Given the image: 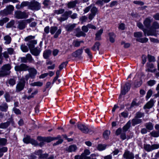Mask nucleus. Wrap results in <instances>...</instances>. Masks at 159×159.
<instances>
[{"label":"nucleus","mask_w":159,"mask_h":159,"mask_svg":"<svg viewBox=\"0 0 159 159\" xmlns=\"http://www.w3.org/2000/svg\"><path fill=\"white\" fill-rule=\"evenodd\" d=\"M103 32L102 29H101L99 31L97 32L96 34L95 39L97 40H99L101 39V36Z\"/></svg>","instance_id":"obj_22"},{"label":"nucleus","mask_w":159,"mask_h":159,"mask_svg":"<svg viewBox=\"0 0 159 159\" xmlns=\"http://www.w3.org/2000/svg\"><path fill=\"white\" fill-rule=\"evenodd\" d=\"M110 134V131L108 130L105 131L103 134V136L104 138L106 139H107Z\"/></svg>","instance_id":"obj_42"},{"label":"nucleus","mask_w":159,"mask_h":159,"mask_svg":"<svg viewBox=\"0 0 159 159\" xmlns=\"http://www.w3.org/2000/svg\"><path fill=\"white\" fill-rule=\"evenodd\" d=\"M136 40L140 43H144L148 41V39L147 38H137L136 39Z\"/></svg>","instance_id":"obj_38"},{"label":"nucleus","mask_w":159,"mask_h":159,"mask_svg":"<svg viewBox=\"0 0 159 159\" xmlns=\"http://www.w3.org/2000/svg\"><path fill=\"white\" fill-rule=\"evenodd\" d=\"M77 127L80 130L84 133L86 134L89 132L90 134H92L93 133V131L89 130L88 127L85 125L79 124L77 125Z\"/></svg>","instance_id":"obj_10"},{"label":"nucleus","mask_w":159,"mask_h":159,"mask_svg":"<svg viewBox=\"0 0 159 159\" xmlns=\"http://www.w3.org/2000/svg\"><path fill=\"white\" fill-rule=\"evenodd\" d=\"M152 28L154 30L159 29V24L156 21L154 22L152 25Z\"/></svg>","instance_id":"obj_44"},{"label":"nucleus","mask_w":159,"mask_h":159,"mask_svg":"<svg viewBox=\"0 0 159 159\" xmlns=\"http://www.w3.org/2000/svg\"><path fill=\"white\" fill-rule=\"evenodd\" d=\"M77 148L76 145H72L69 146L66 149V151L68 152H75L77 150Z\"/></svg>","instance_id":"obj_17"},{"label":"nucleus","mask_w":159,"mask_h":159,"mask_svg":"<svg viewBox=\"0 0 159 159\" xmlns=\"http://www.w3.org/2000/svg\"><path fill=\"white\" fill-rule=\"evenodd\" d=\"M144 116V114L140 112H138L136 113V116L135 117L137 118H140Z\"/></svg>","instance_id":"obj_55"},{"label":"nucleus","mask_w":159,"mask_h":159,"mask_svg":"<svg viewBox=\"0 0 159 159\" xmlns=\"http://www.w3.org/2000/svg\"><path fill=\"white\" fill-rule=\"evenodd\" d=\"M137 26L139 28L143 30L145 36L149 35V33L148 30H146L145 28H143V25L140 22L137 23Z\"/></svg>","instance_id":"obj_15"},{"label":"nucleus","mask_w":159,"mask_h":159,"mask_svg":"<svg viewBox=\"0 0 159 159\" xmlns=\"http://www.w3.org/2000/svg\"><path fill=\"white\" fill-rule=\"evenodd\" d=\"M41 8L40 4L37 1H33L30 2L29 9L33 10H38Z\"/></svg>","instance_id":"obj_8"},{"label":"nucleus","mask_w":159,"mask_h":159,"mask_svg":"<svg viewBox=\"0 0 159 159\" xmlns=\"http://www.w3.org/2000/svg\"><path fill=\"white\" fill-rule=\"evenodd\" d=\"M51 53V52L50 50H46L43 53V56L44 57L47 59L49 57Z\"/></svg>","instance_id":"obj_35"},{"label":"nucleus","mask_w":159,"mask_h":159,"mask_svg":"<svg viewBox=\"0 0 159 159\" xmlns=\"http://www.w3.org/2000/svg\"><path fill=\"white\" fill-rule=\"evenodd\" d=\"M14 24V21L13 20L10 21L7 25V28H10L12 27Z\"/></svg>","instance_id":"obj_58"},{"label":"nucleus","mask_w":159,"mask_h":159,"mask_svg":"<svg viewBox=\"0 0 159 159\" xmlns=\"http://www.w3.org/2000/svg\"><path fill=\"white\" fill-rule=\"evenodd\" d=\"M123 157L125 159H134V154L128 150L125 151Z\"/></svg>","instance_id":"obj_12"},{"label":"nucleus","mask_w":159,"mask_h":159,"mask_svg":"<svg viewBox=\"0 0 159 159\" xmlns=\"http://www.w3.org/2000/svg\"><path fill=\"white\" fill-rule=\"evenodd\" d=\"M6 100L7 102L11 101L12 100V97L10 96L8 93H6L4 95Z\"/></svg>","instance_id":"obj_29"},{"label":"nucleus","mask_w":159,"mask_h":159,"mask_svg":"<svg viewBox=\"0 0 159 159\" xmlns=\"http://www.w3.org/2000/svg\"><path fill=\"white\" fill-rule=\"evenodd\" d=\"M130 87L131 84L130 83H127L125 84L124 87L121 88V93L119 96L120 98L121 97L122 95H125L128 92L130 89Z\"/></svg>","instance_id":"obj_11"},{"label":"nucleus","mask_w":159,"mask_h":159,"mask_svg":"<svg viewBox=\"0 0 159 159\" xmlns=\"http://www.w3.org/2000/svg\"><path fill=\"white\" fill-rule=\"evenodd\" d=\"M61 30L60 29H58L57 27L56 26L51 27L50 28V32L52 34H53L56 32L54 36L55 38H57L58 37L59 35L61 34Z\"/></svg>","instance_id":"obj_9"},{"label":"nucleus","mask_w":159,"mask_h":159,"mask_svg":"<svg viewBox=\"0 0 159 159\" xmlns=\"http://www.w3.org/2000/svg\"><path fill=\"white\" fill-rule=\"evenodd\" d=\"M125 132H123V133L121 134L120 136V138L123 140L127 138Z\"/></svg>","instance_id":"obj_60"},{"label":"nucleus","mask_w":159,"mask_h":159,"mask_svg":"<svg viewBox=\"0 0 159 159\" xmlns=\"http://www.w3.org/2000/svg\"><path fill=\"white\" fill-rule=\"evenodd\" d=\"M10 2L15 3L19 2L18 0H2V4L7 3Z\"/></svg>","instance_id":"obj_43"},{"label":"nucleus","mask_w":159,"mask_h":159,"mask_svg":"<svg viewBox=\"0 0 159 159\" xmlns=\"http://www.w3.org/2000/svg\"><path fill=\"white\" fill-rule=\"evenodd\" d=\"M84 48V47H83V48L79 49L73 52L72 54V56L75 57H80L82 53L83 50Z\"/></svg>","instance_id":"obj_14"},{"label":"nucleus","mask_w":159,"mask_h":159,"mask_svg":"<svg viewBox=\"0 0 159 159\" xmlns=\"http://www.w3.org/2000/svg\"><path fill=\"white\" fill-rule=\"evenodd\" d=\"M30 2L28 1L23 2L21 3V5H22L23 8L24 7L28 6L29 8V5L30 4Z\"/></svg>","instance_id":"obj_54"},{"label":"nucleus","mask_w":159,"mask_h":159,"mask_svg":"<svg viewBox=\"0 0 159 159\" xmlns=\"http://www.w3.org/2000/svg\"><path fill=\"white\" fill-rule=\"evenodd\" d=\"M65 11V9L62 8L56 10L54 11V13L55 14H62L61 16L57 18V20L60 22H62L66 20L68 18V16L72 13V11Z\"/></svg>","instance_id":"obj_2"},{"label":"nucleus","mask_w":159,"mask_h":159,"mask_svg":"<svg viewBox=\"0 0 159 159\" xmlns=\"http://www.w3.org/2000/svg\"><path fill=\"white\" fill-rule=\"evenodd\" d=\"M13 110L14 112L16 114H19L21 113L20 110L14 107L13 108Z\"/></svg>","instance_id":"obj_63"},{"label":"nucleus","mask_w":159,"mask_h":159,"mask_svg":"<svg viewBox=\"0 0 159 159\" xmlns=\"http://www.w3.org/2000/svg\"><path fill=\"white\" fill-rule=\"evenodd\" d=\"M131 122L129 120L125 125L123 127V132H126L129 128L131 126Z\"/></svg>","instance_id":"obj_25"},{"label":"nucleus","mask_w":159,"mask_h":159,"mask_svg":"<svg viewBox=\"0 0 159 159\" xmlns=\"http://www.w3.org/2000/svg\"><path fill=\"white\" fill-rule=\"evenodd\" d=\"M16 78H11L8 80V83L11 86H13L16 84Z\"/></svg>","instance_id":"obj_36"},{"label":"nucleus","mask_w":159,"mask_h":159,"mask_svg":"<svg viewBox=\"0 0 159 159\" xmlns=\"http://www.w3.org/2000/svg\"><path fill=\"white\" fill-rule=\"evenodd\" d=\"M8 108V106L6 103H4L2 105L0 106V111H7Z\"/></svg>","instance_id":"obj_28"},{"label":"nucleus","mask_w":159,"mask_h":159,"mask_svg":"<svg viewBox=\"0 0 159 159\" xmlns=\"http://www.w3.org/2000/svg\"><path fill=\"white\" fill-rule=\"evenodd\" d=\"M90 154V152L89 150L86 149L84 150V152L82 154H83V156L85 157V159H96V158H92L89 157H87L86 156L89 155Z\"/></svg>","instance_id":"obj_27"},{"label":"nucleus","mask_w":159,"mask_h":159,"mask_svg":"<svg viewBox=\"0 0 159 159\" xmlns=\"http://www.w3.org/2000/svg\"><path fill=\"white\" fill-rule=\"evenodd\" d=\"M107 146L105 144H99L98 145L97 149L100 151H103L106 149Z\"/></svg>","instance_id":"obj_26"},{"label":"nucleus","mask_w":159,"mask_h":159,"mask_svg":"<svg viewBox=\"0 0 159 159\" xmlns=\"http://www.w3.org/2000/svg\"><path fill=\"white\" fill-rule=\"evenodd\" d=\"M11 68V66L9 64L3 65L0 70V77H2L9 75L11 72L10 70Z\"/></svg>","instance_id":"obj_3"},{"label":"nucleus","mask_w":159,"mask_h":159,"mask_svg":"<svg viewBox=\"0 0 159 159\" xmlns=\"http://www.w3.org/2000/svg\"><path fill=\"white\" fill-rule=\"evenodd\" d=\"M30 84V85L33 86H41L43 85V83L42 82L37 81L34 82L33 83H32L31 84Z\"/></svg>","instance_id":"obj_34"},{"label":"nucleus","mask_w":159,"mask_h":159,"mask_svg":"<svg viewBox=\"0 0 159 159\" xmlns=\"http://www.w3.org/2000/svg\"><path fill=\"white\" fill-rule=\"evenodd\" d=\"M35 38L34 36L30 35L29 36L25 38V41H30L32 40V39H34Z\"/></svg>","instance_id":"obj_56"},{"label":"nucleus","mask_w":159,"mask_h":159,"mask_svg":"<svg viewBox=\"0 0 159 159\" xmlns=\"http://www.w3.org/2000/svg\"><path fill=\"white\" fill-rule=\"evenodd\" d=\"M78 2L77 0H75L69 2L67 4V7L68 8H73L74 7Z\"/></svg>","instance_id":"obj_23"},{"label":"nucleus","mask_w":159,"mask_h":159,"mask_svg":"<svg viewBox=\"0 0 159 159\" xmlns=\"http://www.w3.org/2000/svg\"><path fill=\"white\" fill-rule=\"evenodd\" d=\"M12 120L7 121L6 122L1 123L0 124V128L1 129H5L7 128L10 125L11 122H13Z\"/></svg>","instance_id":"obj_20"},{"label":"nucleus","mask_w":159,"mask_h":159,"mask_svg":"<svg viewBox=\"0 0 159 159\" xmlns=\"http://www.w3.org/2000/svg\"><path fill=\"white\" fill-rule=\"evenodd\" d=\"M7 52L9 54L11 55L14 53V50L12 48H7Z\"/></svg>","instance_id":"obj_59"},{"label":"nucleus","mask_w":159,"mask_h":159,"mask_svg":"<svg viewBox=\"0 0 159 159\" xmlns=\"http://www.w3.org/2000/svg\"><path fill=\"white\" fill-rule=\"evenodd\" d=\"M132 125L133 126L141 123L142 122V120L136 117H134L132 120Z\"/></svg>","instance_id":"obj_24"},{"label":"nucleus","mask_w":159,"mask_h":159,"mask_svg":"<svg viewBox=\"0 0 159 159\" xmlns=\"http://www.w3.org/2000/svg\"><path fill=\"white\" fill-rule=\"evenodd\" d=\"M60 138V135H58L57 137H41L39 136L37 139L40 141H45L47 143H49L55 140H57Z\"/></svg>","instance_id":"obj_5"},{"label":"nucleus","mask_w":159,"mask_h":159,"mask_svg":"<svg viewBox=\"0 0 159 159\" xmlns=\"http://www.w3.org/2000/svg\"><path fill=\"white\" fill-rule=\"evenodd\" d=\"M4 40L5 41L4 43L5 44H9L10 43L11 39L9 35H6L4 37Z\"/></svg>","instance_id":"obj_21"},{"label":"nucleus","mask_w":159,"mask_h":159,"mask_svg":"<svg viewBox=\"0 0 159 159\" xmlns=\"http://www.w3.org/2000/svg\"><path fill=\"white\" fill-rule=\"evenodd\" d=\"M143 24L145 27L146 28L145 29L146 30H148L149 32V19L148 18H146L144 21Z\"/></svg>","instance_id":"obj_30"},{"label":"nucleus","mask_w":159,"mask_h":159,"mask_svg":"<svg viewBox=\"0 0 159 159\" xmlns=\"http://www.w3.org/2000/svg\"><path fill=\"white\" fill-rule=\"evenodd\" d=\"M84 42L83 41H74L73 42V44L75 47H78L80 46L81 43H84Z\"/></svg>","instance_id":"obj_39"},{"label":"nucleus","mask_w":159,"mask_h":159,"mask_svg":"<svg viewBox=\"0 0 159 159\" xmlns=\"http://www.w3.org/2000/svg\"><path fill=\"white\" fill-rule=\"evenodd\" d=\"M16 71H26L28 70L29 73L26 74L24 78L27 81L30 78L34 79L37 73V70L34 67H30L27 65L22 63L19 65L15 67Z\"/></svg>","instance_id":"obj_1"},{"label":"nucleus","mask_w":159,"mask_h":159,"mask_svg":"<svg viewBox=\"0 0 159 159\" xmlns=\"http://www.w3.org/2000/svg\"><path fill=\"white\" fill-rule=\"evenodd\" d=\"M68 63V61H66L63 62L62 63H61L59 67V68L60 69V70H61L64 68L65 67L66 65H67Z\"/></svg>","instance_id":"obj_47"},{"label":"nucleus","mask_w":159,"mask_h":159,"mask_svg":"<svg viewBox=\"0 0 159 159\" xmlns=\"http://www.w3.org/2000/svg\"><path fill=\"white\" fill-rule=\"evenodd\" d=\"M14 6L12 5L7 6L5 9L0 11V16H4L11 14L14 11Z\"/></svg>","instance_id":"obj_4"},{"label":"nucleus","mask_w":159,"mask_h":159,"mask_svg":"<svg viewBox=\"0 0 159 159\" xmlns=\"http://www.w3.org/2000/svg\"><path fill=\"white\" fill-rule=\"evenodd\" d=\"M7 149L6 147H3L0 148V157H1L3 155V152L7 151Z\"/></svg>","instance_id":"obj_41"},{"label":"nucleus","mask_w":159,"mask_h":159,"mask_svg":"<svg viewBox=\"0 0 159 159\" xmlns=\"http://www.w3.org/2000/svg\"><path fill=\"white\" fill-rule=\"evenodd\" d=\"M85 35L86 34L82 31L78 32L75 34V36L78 37L81 36L84 37L85 36Z\"/></svg>","instance_id":"obj_46"},{"label":"nucleus","mask_w":159,"mask_h":159,"mask_svg":"<svg viewBox=\"0 0 159 159\" xmlns=\"http://www.w3.org/2000/svg\"><path fill=\"white\" fill-rule=\"evenodd\" d=\"M150 134L152 137H159V131L153 130L150 133Z\"/></svg>","instance_id":"obj_33"},{"label":"nucleus","mask_w":159,"mask_h":159,"mask_svg":"<svg viewBox=\"0 0 159 159\" xmlns=\"http://www.w3.org/2000/svg\"><path fill=\"white\" fill-rule=\"evenodd\" d=\"M14 16L18 19H22L27 18L28 17V14L25 11L22 12L17 11L15 12Z\"/></svg>","instance_id":"obj_7"},{"label":"nucleus","mask_w":159,"mask_h":159,"mask_svg":"<svg viewBox=\"0 0 159 159\" xmlns=\"http://www.w3.org/2000/svg\"><path fill=\"white\" fill-rule=\"evenodd\" d=\"M159 148V145L158 144H153L150 146V151L155 149H158Z\"/></svg>","instance_id":"obj_51"},{"label":"nucleus","mask_w":159,"mask_h":159,"mask_svg":"<svg viewBox=\"0 0 159 159\" xmlns=\"http://www.w3.org/2000/svg\"><path fill=\"white\" fill-rule=\"evenodd\" d=\"M26 59L27 61L30 62H32L34 60L31 55L29 53L27 54L26 55Z\"/></svg>","instance_id":"obj_40"},{"label":"nucleus","mask_w":159,"mask_h":159,"mask_svg":"<svg viewBox=\"0 0 159 159\" xmlns=\"http://www.w3.org/2000/svg\"><path fill=\"white\" fill-rule=\"evenodd\" d=\"M83 155V154H81V156L76 155L75 157V159H85V157Z\"/></svg>","instance_id":"obj_64"},{"label":"nucleus","mask_w":159,"mask_h":159,"mask_svg":"<svg viewBox=\"0 0 159 159\" xmlns=\"http://www.w3.org/2000/svg\"><path fill=\"white\" fill-rule=\"evenodd\" d=\"M61 137L58 139H59L56 143H55L53 144V146H56L60 144L63 141V140L60 139Z\"/></svg>","instance_id":"obj_61"},{"label":"nucleus","mask_w":159,"mask_h":159,"mask_svg":"<svg viewBox=\"0 0 159 159\" xmlns=\"http://www.w3.org/2000/svg\"><path fill=\"white\" fill-rule=\"evenodd\" d=\"M7 142V139L4 138H0V145H4Z\"/></svg>","instance_id":"obj_53"},{"label":"nucleus","mask_w":159,"mask_h":159,"mask_svg":"<svg viewBox=\"0 0 159 159\" xmlns=\"http://www.w3.org/2000/svg\"><path fill=\"white\" fill-rule=\"evenodd\" d=\"M25 79L24 78H21L16 84V91L19 92L22 90L25 85Z\"/></svg>","instance_id":"obj_6"},{"label":"nucleus","mask_w":159,"mask_h":159,"mask_svg":"<svg viewBox=\"0 0 159 159\" xmlns=\"http://www.w3.org/2000/svg\"><path fill=\"white\" fill-rule=\"evenodd\" d=\"M20 48L23 52H27L29 51V49L27 47L25 44H22L20 46Z\"/></svg>","instance_id":"obj_37"},{"label":"nucleus","mask_w":159,"mask_h":159,"mask_svg":"<svg viewBox=\"0 0 159 159\" xmlns=\"http://www.w3.org/2000/svg\"><path fill=\"white\" fill-rule=\"evenodd\" d=\"M109 36L110 41L111 43H113L115 42V38L116 37L115 35L113 33H110L109 34Z\"/></svg>","instance_id":"obj_32"},{"label":"nucleus","mask_w":159,"mask_h":159,"mask_svg":"<svg viewBox=\"0 0 159 159\" xmlns=\"http://www.w3.org/2000/svg\"><path fill=\"white\" fill-rule=\"evenodd\" d=\"M98 11V10L97 8L94 6H93L91 9V13L95 15Z\"/></svg>","instance_id":"obj_49"},{"label":"nucleus","mask_w":159,"mask_h":159,"mask_svg":"<svg viewBox=\"0 0 159 159\" xmlns=\"http://www.w3.org/2000/svg\"><path fill=\"white\" fill-rule=\"evenodd\" d=\"M30 137L28 136L23 139V141L25 143H30Z\"/></svg>","instance_id":"obj_50"},{"label":"nucleus","mask_w":159,"mask_h":159,"mask_svg":"<svg viewBox=\"0 0 159 159\" xmlns=\"http://www.w3.org/2000/svg\"><path fill=\"white\" fill-rule=\"evenodd\" d=\"M142 84V81L140 80L139 81L135 82L134 83V86L136 87H138L140 86Z\"/></svg>","instance_id":"obj_57"},{"label":"nucleus","mask_w":159,"mask_h":159,"mask_svg":"<svg viewBox=\"0 0 159 159\" xmlns=\"http://www.w3.org/2000/svg\"><path fill=\"white\" fill-rule=\"evenodd\" d=\"M84 51L85 53H86L88 54V55L89 57L90 58H92V55L89 49V48H86L84 50Z\"/></svg>","instance_id":"obj_48"},{"label":"nucleus","mask_w":159,"mask_h":159,"mask_svg":"<svg viewBox=\"0 0 159 159\" xmlns=\"http://www.w3.org/2000/svg\"><path fill=\"white\" fill-rule=\"evenodd\" d=\"M143 108L145 110L146 113H148L149 109V102H148L144 106Z\"/></svg>","instance_id":"obj_52"},{"label":"nucleus","mask_w":159,"mask_h":159,"mask_svg":"<svg viewBox=\"0 0 159 159\" xmlns=\"http://www.w3.org/2000/svg\"><path fill=\"white\" fill-rule=\"evenodd\" d=\"M30 52L33 55L35 56H37L39 55L40 50L39 48H33L30 50Z\"/></svg>","instance_id":"obj_16"},{"label":"nucleus","mask_w":159,"mask_h":159,"mask_svg":"<svg viewBox=\"0 0 159 159\" xmlns=\"http://www.w3.org/2000/svg\"><path fill=\"white\" fill-rule=\"evenodd\" d=\"M100 45V43L99 42H97L95 43L94 45L92 47L91 49L94 51H95L97 50H98Z\"/></svg>","instance_id":"obj_31"},{"label":"nucleus","mask_w":159,"mask_h":159,"mask_svg":"<svg viewBox=\"0 0 159 159\" xmlns=\"http://www.w3.org/2000/svg\"><path fill=\"white\" fill-rule=\"evenodd\" d=\"M30 143L32 144L35 146L39 145V144L37 143V142L35 140L33 139H31Z\"/></svg>","instance_id":"obj_62"},{"label":"nucleus","mask_w":159,"mask_h":159,"mask_svg":"<svg viewBox=\"0 0 159 159\" xmlns=\"http://www.w3.org/2000/svg\"><path fill=\"white\" fill-rule=\"evenodd\" d=\"M26 25L27 24L25 20H20L18 22L17 28L20 30H22L25 28Z\"/></svg>","instance_id":"obj_13"},{"label":"nucleus","mask_w":159,"mask_h":159,"mask_svg":"<svg viewBox=\"0 0 159 159\" xmlns=\"http://www.w3.org/2000/svg\"><path fill=\"white\" fill-rule=\"evenodd\" d=\"M134 35L135 37L138 38H140L142 36L143 34L141 32H135L134 33Z\"/></svg>","instance_id":"obj_45"},{"label":"nucleus","mask_w":159,"mask_h":159,"mask_svg":"<svg viewBox=\"0 0 159 159\" xmlns=\"http://www.w3.org/2000/svg\"><path fill=\"white\" fill-rule=\"evenodd\" d=\"M76 25L75 24L67 25L66 26V29L68 31H71L75 27Z\"/></svg>","instance_id":"obj_19"},{"label":"nucleus","mask_w":159,"mask_h":159,"mask_svg":"<svg viewBox=\"0 0 159 159\" xmlns=\"http://www.w3.org/2000/svg\"><path fill=\"white\" fill-rule=\"evenodd\" d=\"M37 42L36 40H33L28 42L27 45L28 46L30 50L32 49L34 47V45L37 44Z\"/></svg>","instance_id":"obj_18"}]
</instances>
